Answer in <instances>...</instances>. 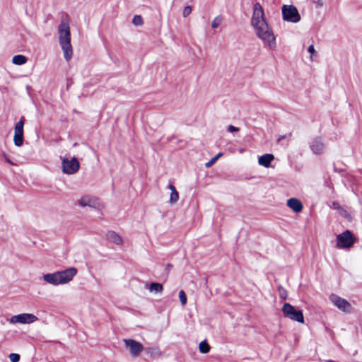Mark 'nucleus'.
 I'll return each instance as SVG.
<instances>
[{"instance_id": "a878e982", "label": "nucleus", "mask_w": 362, "mask_h": 362, "mask_svg": "<svg viewBox=\"0 0 362 362\" xmlns=\"http://www.w3.org/2000/svg\"><path fill=\"white\" fill-rule=\"evenodd\" d=\"M9 359L11 362H18L20 360V356L18 354H11L9 355Z\"/></svg>"}, {"instance_id": "39448f33", "label": "nucleus", "mask_w": 362, "mask_h": 362, "mask_svg": "<svg viewBox=\"0 0 362 362\" xmlns=\"http://www.w3.org/2000/svg\"><path fill=\"white\" fill-rule=\"evenodd\" d=\"M282 312L286 317L300 323H304V317L302 311L296 310L290 303H286L283 305Z\"/></svg>"}, {"instance_id": "f8f14e48", "label": "nucleus", "mask_w": 362, "mask_h": 362, "mask_svg": "<svg viewBox=\"0 0 362 362\" xmlns=\"http://www.w3.org/2000/svg\"><path fill=\"white\" fill-rule=\"evenodd\" d=\"M310 148L313 153L320 155L325 152V144L322 138L315 137L311 141Z\"/></svg>"}, {"instance_id": "1a4fd4ad", "label": "nucleus", "mask_w": 362, "mask_h": 362, "mask_svg": "<svg viewBox=\"0 0 362 362\" xmlns=\"http://www.w3.org/2000/svg\"><path fill=\"white\" fill-rule=\"evenodd\" d=\"M123 342L125 348L129 351L130 355L133 358L139 357L144 350L143 345L140 342L132 339H124Z\"/></svg>"}, {"instance_id": "72a5a7b5", "label": "nucleus", "mask_w": 362, "mask_h": 362, "mask_svg": "<svg viewBox=\"0 0 362 362\" xmlns=\"http://www.w3.org/2000/svg\"><path fill=\"white\" fill-rule=\"evenodd\" d=\"M222 156L221 153H218L216 156L214 158H216V160Z\"/></svg>"}, {"instance_id": "5701e85b", "label": "nucleus", "mask_w": 362, "mask_h": 362, "mask_svg": "<svg viewBox=\"0 0 362 362\" xmlns=\"http://www.w3.org/2000/svg\"><path fill=\"white\" fill-rule=\"evenodd\" d=\"M278 291L280 298L285 300L287 298V291L281 286L278 287Z\"/></svg>"}, {"instance_id": "7ed1b4c3", "label": "nucleus", "mask_w": 362, "mask_h": 362, "mask_svg": "<svg viewBox=\"0 0 362 362\" xmlns=\"http://www.w3.org/2000/svg\"><path fill=\"white\" fill-rule=\"evenodd\" d=\"M78 271L75 267H69L65 270L49 273L43 275L45 281L53 286L69 283L76 275Z\"/></svg>"}, {"instance_id": "0eeeda50", "label": "nucleus", "mask_w": 362, "mask_h": 362, "mask_svg": "<svg viewBox=\"0 0 362 362\" xmlns=\"http://www.w3.org/2000/svg\"><path fill=\"white\" fill-rule=\"evenodd\" d=\"M62 172L66 175H73L78 172L80 168V164L77 158H64L62 161Z\"/></svg>"}, {"instance_id": "4be33fe9", "label": "nucleus", "mask_w": 362, "mask_h": 362, "mask_svg": "<svg viewBox=\"0 0 362 362\" xmlns=\"http://www.w3.org/2000/svg\"><path fill=\"white\" fill-rule=\"evenodd\" d=\"M223 18L221 16H216L211 23V27L213 28H218L222 23Z\"/></svg>"}, {"instance_id": "c756f323", "label": "nucleus", "mask_w": 362, "mask_h": 362, "mask_svg": "<svg viewBox=\"0 0 362 362\" xmlns=\"http://www.w3.org/2000/svg\"><path fill=\"white\" fill-rule=\"evenodd\" d=\"M216 161V158H212L209 162H207L206 164H205V166L206 168H210L211 166H212Z\"/></svg>"}, {"instance_id": "9b49d317", "label": "nucleus", "mask_w": 362, "mask_h": 362, "mask_svg": "<svg viewBox=\"0 0 362 362\" xmlns=\"http://www.w3.org/2000/svg\"><path fill=\"white\" fill-rule=\"evenodd\" d=\"M37 317L31 313H22L12 316L9 322L12 324L20 323V324H30L36 322Z\"/></svg>"}, {"instance_id": "2f4dec72", "label": "nucleus", "mask_w": 362, "mask_h": 362, "mask_svg": "<svg viewBox=\"0 0 362 362\" xmlns=\"http://www.w3.org/2000/svg\"><path fill=\"white\" fill-rule=\"evenodd\" d=\"M4 158L6 162L8 163L10 165H14V163L7 156H4Z\"/></svg>"}, {"instance_id": "bb28decb", "label": "nucleus", "mask_w": 362, "mask_h": 362, "mask_svg": "<svg viewBox=\"0 0 362 362\" xmlns=\"http://www.w3.org/2000/svg\"><path fill=\"white\" fill-rule=\"evenodd\" d=\"M192 12V7L190 6H187L184 8L182 11V15L184 17H187Z\"/></svg>"}, {"instance_id": "393cba45", "label": "nucleus", "mask_w": 362, "mask_h": 362, "mask_svg": "<svg viewBox=\"0 0 362 362\" xmlns=\"http://www.w3.org/2000/svg\"><path fill=\"white\" fill-rule=\"evenodd\" d=\"M179 298L182 305H185L187 303V296L184 291L181 290L179 292Z\"/></svg>"}, {"instance_id": "ddd939ff", "label": "nucleus", "mask_w": 362, "mask_h": 362, "mask_svg": "<svg viewBox=\"0 0 362 362\" xmlns=\"http://www.w3.org/2000/svg\"><path fill=\"white\" fill-rule=\"evenodd\" d=\"M287 206L296 213L300 212L303 209V204L301 202L296 198H291L288 199Z\"/></svg>"}, {"instance_id": "6e6552de", "label": "nucleus", "mask_w": 362, "mask_h": 362, "mask_svg": "<svg viewBox=\"0 0 362 362\" xmlns=\"http://www.w3.org/2000/svg\"><path fill=\"white\" fill-rule=\"evenodd\" d=\"M329 300L341 311L345 313H350L353 310V308L350 303L346 299L339 296L337 294H331Z\"/></svg>"}, {"instance_id": "aec40b11", "label": "nucleus", "mask_w": 362, "mask_h": 362, "mask_svg": "<svg viewBox=\"0 0 362 362\" xmlns=\"http://www.w3.org/2000/svg\"><path fill=\"white\" fill-rule=\"evenodd\" d=\"M163 290V286L159 283H151L149 286L151 292L160 293Z\"/></svg>"}, {"instance_id": "9d476101", "label": "nucleus", "mask_w": 362, "mask_h": 362, "mask_svg": "<svg viewBox=\"0 0 362 362\" xmlns=\"http://www.w3.org/2000/svg\"><path fill=\"white\" fill-rule=\"evenodd\" d=\"M79 204L81 206H88L93 209H102L104 206L103 203L97 197L89 195L83 196L79 200Z\"/></svg>"}, {"instance_id": "b1692460", "label": "nucleus", "mask_w": 362, "mask_h": 362, "mask_svg": "<svg viewBox=\"0 0 362 362\" xmlns=\"http://www.w3.org/2000/svg\"><path fill=\"white\" fill-rule=\"evenodd\" d=\"M143 18L139 15H136L134 16L132 20V23L136 26H139L143 24Z\"/></svg>"}, {"instance_id": "f257e3e1", "label": "nucleus", "mask_w": 362, "mask_h": 362, "mask_svg": "<svg viewBox=\"0 0 362 362\" xmlns=\"http://www.w3.org/2000/svg\"><path fill=\"white\" fill-rule=\"evenodd\" d=\"M251 25L256 35L263 42L265 47L272 49L276 47V37L272 27L267 22L263 8L259 3L254 5Z\"/></svg>"}, {"instance_id": "423d86ee", "label": "nucleus", "mask_w": 362, "mask_h": 362, "mask_svg": "<svg viewBox=\"0 0 362 362\" xmlns=\"http://www.w3.org/2000/svg\"><path fill=\"white\" fill-rule=\"evenodd\" d=\"M354 242V235L348 230L337 236V247L340 249L350 248Z\"/></svg>"}, {"instance_id": "f3484780", "label": "nucleus", "mask_w": 362, "mask_h": 362, "mask_svg": "<svg viewBox=\"0 0 362 362\" xmlns=\"http://www.w3.org/2000/svg\"><path fill=\"white\" fill-rule=\"evenodd\" d=\"M23 125H24V119H23V117H22L15 125L14 135L23 136Z\"/></svg>"}, {"instance_id": "f704fd0d", "label": "nucleus", "mask_w": 362, "mask_h": 362, "mask_svg": "<svg viewBox=\"0 0 362 362\" xmlns=\"http://www.w3.org/2000/svg\"><path fill=\"white\" fill-rule=\"evenodd\" d=\"M333 205H334V206H338L339 204H338L337 203L334 202V203H333Z\"/></svg>"}, {"instance_id": "4468645a", "label": "nucleus", "mask_w": 362, "mask_h": 362, "mask_svg": "<svg viewBox=\"0 0 362 362\" xmlns=\"http://www.w3.org/2000/svg\"><path fill=\"white\" fill-rule=\"evenodd\" d=\"M274 156L272 154H264L260 156L258 159V163L265 168H268L270 165L271 162L274 160Z\"/></svg>"}, {"instance_id": "473e14b6", "label": "nucleus", "mask_w": 362, "mask_h": 362, "mask_svg": "<svg viewBox=\"0 0 362 362\" xmlns=\"http://www.w3.org/2000/svg\"><path fill=\"white\" fill-rule=\"evenodd\" d=\"M286 137V135L279 136V137L277 139L278 142H280L282 139H285Z\"/></svg>"}, {"instance_id": "a211bd4d", "label": "nucleus", "mask_w": 362, "mask_h": 362, "mask_svg": "<svg viewBox=\"0 0 362 362\" xmlns=\"http://www.w3.org/2000/svg\"><path fill=\"white\" fill-rule=\"evenodd\" d=\"M27 61V57L21 54L15 55L12 58V62L16 65H23L25 64Z\"/></svg>"}, {"instance_id": "6ab92c4d", "label": "nucleus", "mask_w": 362, "mask_h": 362, "mask_svg": "<svg viewBox=\"0 0 362 362\" xmlns=\"http://www.w3.org/2000/svg\"><path fill=\"white\" fill-rule=\"evenodd\" d=\"M199 351L202 354H207L210 351V346L206 340L200 342L199 345Z\"/></svg>"}, {"instance_id": "412c9836", "label": "nucleus", "mask_w": 362, "mask_h": 362, "mask_svg": "<svg viewBox=\"0 0 362 362\" xmlns=\"http://www.w3.org/2000/svg\"><path fill=\"white\" fill-rule=\"evenodd\" d=\"M13 142L16 146H21L23 143V136L14 135L13 136Z\"/></svg>"}, {"instance_id": "7c9ffc66", "label": "nucleus", "mask_w": 362, "mask_h": 362, "mask_svg": "<svg viewBox=\"0 0 362 362\" xmlns=\"http://www.w3.org/2000/svg\"><path fill=\"white\" fill-rule=\"evenodd\" d=\"M308 52L311 54V56L315 54V50L313 45L308 47Z\"/></svg>"}, {"instance_id": "cd10ccee", "label": "nucleus", "mask_w": 362, "mask_h": 362, "mask_svg": "<svg viewBox=\"0 0 362 362\" xmlns=\"http://www.w3.org/2000/svg\"><path fill=\"white\" fill-rule=\"evenodd\" d=\"M228 131L229 132H239V128L233 126V125H228L227 128Z\"/></svg>"}, {"instance_id": "f03ea898", "label": "nucleus", "mask_w": 362, "mask_h": 362, "mask_svg": "<svg viewBox=\"0 0 362 362\" xmlns=\"http://www.w3.org/2000/svg\"><path fill=\"white\" fill-rule=\"evenodd\" d=\"M58 34L59 42L63 51L64 57L66 62H69L73 55V48L71 44L70 27L67 22H61L58 26Z\"/></svg>"}, {"instance_id": "c85d7f7f", "label": "nucleus", "mask_w": 362, "mask_h": 362, "mask_svg": "<svg viewBox=\"0 0 362 362\" xmlns=\"http://www.w3.org/2000/svg\"><path fill=\"white\" fill-rule=\"evenodd\" d=\"M122 243V238L115 233V244L121 245Z\"/></svg>"}, {"instance_id": "20e7f679", "label": "nucleus", "mask_w": 362, "mask_h": 362, "mask_svg": "<svg viewBox=\"0 0 362 362\" xmlns=\"http://www.w3.org/2000/svg\"><path fill=\"white\" fill-rule=\"evenodd\" d=\"M283 20L296 23L300 21L298 9L293 5H284L281 8Z\"/></svg>"}, {"instance_id": "2eb2a0df", "label": "nucleus", "mask_w": 362, "mask_h": 362, "mask_svg": "<svg viewBox=\"0 0 362 362\" xmlns=\"http://www.w3.org/2000/svg\"><path fill=\"white\" fill-rule=\"evenodd\" d=\"M144 350L147 354H149L151 356H160L162 354V352L158 346L153 347H146L144 348Z\"/></svg>"}, {"instance_id": "dca6fc26", "label": "nucleus", "mask_w": 362, "mask_h": 362, "mask_svg": "<svg viewBox=\"0 0 362 362\" xmlns=\"http://www.w3.org/2000/svg\"><path fill=\"white\" fill-rule=\"evenodd\" d=\"M169 189H170V204L176 203L179 199V194L176 190V188L173 185H169Z\"/></svg>"}]
</instances>
